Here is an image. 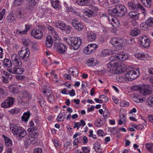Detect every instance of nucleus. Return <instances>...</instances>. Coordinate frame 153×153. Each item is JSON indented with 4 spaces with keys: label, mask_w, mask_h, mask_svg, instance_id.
<instances>
[{
    "label": "nucleus",
    "mask_w": 153,
    "mask_h": 153,
    "mask_svg": "<svg viewBox=\"0 0 153 153\" xmlns=\"http://www.w3.org/2000/svg\"><path fill=\"white\" fill-rule=\"evenodd\" d=\"M64 40L68 45L72 46L74 50L79 48L82 42L81 39L78 37H71L68 38H65Z\"/></svg>",
    "instance_id": "1"
},
{
    "label": "nucleus",
    "mask_w": 153,
    "mask_h": 153,
    "mask_svg": "<svg viewBox=\"0 0 153 153\" xmlns=\"http://www.w3.org/2000/svg\"><path fill=\"white\" fill-rule=\"evenodd\" d=\"M140 74L138 68L132 71L129 70L124 76V78L126 80L132 81L137 78L139 76Z\"/></svg>",
    "instance_id": "2"
},
{
    "label": "nucleus",
    "mask_w": 153,
    "mask_h": 153,
    "mask_svg": "<svg viewBox=\"0 0 153 153\" xmlns=\"http://www.w3.org/2000/svg\"><path fill=\"white\" fill-rule=\"evenodd\" d=\"M43 27L39 26L38 28H33L32 30L31 33V35L34 37L35 38L38 39H40L42 38L43 36V33L42 30Z\"/></svg>",
    "instance_id": "3"
},
{
    "label": "nucleus",
    "mask_w": 153,
    "mask_h": 153,
    "mask_svg": "<svg viewBox=\"0 0 153 153\" xmlns=\"http://www.w3.org/2000/svg\"><path fill=\"white\" fill-rule=\"evenodd\" d=\"M30 52L29 49L26 47H22L21 50L19 51L18 54L22 59L25 61H27V59L29 57Z\"/></svg>",
    "instance_id": "4"
},
{
    "label": "nucleus",
    "mask_w": 153,
    "mask_h": 153,
    "mask_svg": "<svg viewBox=\"0 0 153 153\" xmlns=\"http://www.w3.org/2000/svg\"><path fill=\"white\" fill-rule=\"evenodd\" d=\"M115 16L121 17L125 15L126 9L124 6L119 4L115 6Z\"/></svg>",
    "instance_id": "5"
},
{
    "label": "nucleus",
    "mask_w": 153,
    "mask_h": 153,
    "mask_svg": "<svg viewBox=\"0 0 153 153\" xmlns=\"http://www.w3.org/2000/svg\"><path fill=\"white\" fill-rule=\"evenodd\" d=\"M141 4L137 0H133L129 1L127 4L128 7L129 9L135 11L137 10L140 7L143 8Z\"/></svg>",
    "instance_id": "6"
},
{
    "label": "nucleus",
    "mask_w": 153,
    "mask_h": 153,
    "mask_svg": "<svg viewBox=\"0 0 153 153\" xmlns=\"http://www.w3.org/2000/svg\"><path fill=\"white\" fill-rule=\"evenodd\" d=\"M14 101V98L10 97H8L4 101L1 103V107L4 108L9 107L13 105Z\"/></svg>",
    "instance_id": "7"
},
{
    "label": "nucleus",
    "mask_w": 153,
    "mask_h": 153,
    "mask_svg": "<svg viewBox=\"0 0 153 153\" xmlns=\"http://www.w3.org/2000/svg\"><path fill=\"white\" fill-rule=\"evenodd\" d=\"M128 57V55L122 51L115 52V60L124 61L127 59Z\"/></svg>",
    "instance_id": "8"
},
{
    "label": "nucleus",
    "mask_w": 153,
    "mask_h": 153,
    "mask_svg": "<svg viewBox=\"0 0 153 153\" xmlns=\"http://www.w3.org/2000/svg\"><path fill=\"white\" fill-rule=\"evenodd\" d=\"M115 74H120L126 71V65L123 64H117L115 63Z\"/></svg>",
    "instance_id": "9"
},
{
    "label": "nucleus",
    "mask_w": 153,
    "mask_h": 153,
    "mask_svg": "<svg viewBox=\"0 0 153 153\" xmlns=\"http://www.w3.org/2000/svg\"><path fill=\"white\" fill-rule=\"evenodd\" d=\"M71 22L75 28L79 31H81L84 28L83 24L76 19L72 20Z\"/></svg>",
    "instance_id": "10"
},
{
    "label": "nucleus",
    "mask_w": 153,
    "mask_h": 153,
    "mask_svg": "<svg viewBox=\"0 0 153 153\" xmlns=\"http://www.w3.org/2000/svg\"><path fill=\"white\" fill-rule=\"evenodd\" d=\"M11 59L13 64L15 66H20L22 65L21 59L17 54H13L11 56Z\"/></svg>",
    "instance_id": "11"
},
{
    "label": "nucleus",
    "mask_w": 153,
    "mask_h": 153,
    "mask_svg": "<svg viewBox=\"0 0 153 153\" xmlns=\"http://www.w3.org/2000/svg\"><path fill=\"white\" fill-rule=\"evenodd\" d=\"M7 71L10 73L16 74H22L24 71L23 68L20 67V66H15L11 68H8Z\"/></svg>",
    "instance_id": "12"
},
{
    "label": "nucleus",
    "mask_w": 153,
    "mask_h": 153,
    "mask_svg": "<svg viewBox=\"0 0 153 153\" xmlns=\"http://www.w3.org/2000/svg\"><path fill=\"white\" fill-rule=\"evenodd\" d=\"M140 42V45L145 48L149 47L150 44V40L146 36L141 37Z\"/></svg>",
    "instance_id": "13"
},
{
    "label": "nucleus",
    "mask_w": 153,
    "mask_h": 153,
    "mask_svg": "<svg viewBox=\"0 0 153 153\" xmlns=\"http://www.w3.org/2000/svg\"><path fill=\"white\" fill-rule=\"evenodd\" d=\"M109 60L110 62L108 64V67L110 68L109 71L111 73L115 74V57L114 56H111L109 58Z\"/></svg>",
    "instance_id": "14"
},
{
    "label": "nucleus",
    "mask_w": 153,
    "mask_h": 153,
    "mask_svg": "<svg viewBox=\"0 0 153 153\" xmlns=\"http://www.w3.org/2000/svg\"><path fill=\"white\" fill-rule=\"evenodd\" d=\"M147 26L153 27V17H150L146 20L145 24L140 25V27L143 30H145L147 29Z\"/></svg>",
    "instance_id": "15"
},
{
    "label": "nucleus",
    "mask_w": 153,
    "mask_h": 153,
    "mask_svg": "<svg viewBox=\"0 0 153 153\" xmlns=\"http://www.w3.org/2000/svg\"><path fill=\"white\" fill-rule=\"evenodd\" d=\"M151 92L149 86L146 85L142 86L140 90V93L144 96L149 95L151 93Z\"/></svg>",
    "instance_id": "16"
},
{
    "label": "nucleus",
    "mask_w": 153,
    "mask_h": 153,
    "mask_svg": "<svg viewBox=\"0 0 153 153\" xmlns=\"http://www.w3.org/2000/svg\"><path fill=\"white\" fill-rule=\"evenodd\" d=\"M55 46H56L57 51L59 53H62L65 52L67 50V48L65 45L62 43H55Z\"/></svg>",
    "instance_id": "17"
},
{
    "label": "nucleus",
    "mask_w": 153,
    "mask_h": 153,
    "mask_svg": "<svg viewBox=\"0 0 153 153\" xmlns=\"http://www.w3.org/2000/svg\"><path fill=\"white\" fill-rule=\"evenodd\" d=\"M123 42V41L121 39L115 41V52L122 51Z\"/></svg>",
    "instance_id": "18"
},
{
    "label": "nucleus",
    "mask_w": 153,
    "mask_h": 153,
    "mask_svg": "<svg viewBox=\"0 0 153 153\" xmlns=\"http://www.w3.org/2000/svg\"><path fill=\"white\" fill-rule=\"evenodd\" d=\"M69 73L71 74L73 76H76L78 74L79 72L77 68L75 67H73L69 68L68 70Z\"/></svg>",
    "instance_id": "19"
},
{
    "label": "nucleus",
    "mask_w": 153,
    "mask_h": 153,
    "mask_svg": "<svg viewBox=\"0 0 153 153\" xmlns=\"http://www.w3.org/2000/svg\"><path fill=\"white\" fill-rule=\"evenodd\" d=\"M54 25L57 28H59L62 30H65V25L62 22L60 21H57L54 23Z\"/></svg>",
    "instance_id": "20"
},
{
    "label": "nucleus",
    "mask_w": 153,
    "mask_h": 153,
    "mask_svg": "<svg viewBox=\"0 0 153 153\" xmlns=\"http://www.w3.org/2000/svg\"><path fill=\"white\" fill-rule=\"evenodd\" d=\"M26 131L25 130H21L19 129L18 130V131L17 132L16 134L15 135L17 136V137H18L19 138H22L24 137L26 135Z\"/></svg>",
    "instance_id": "21"
},
{
    "label": "nucleus",
    "mask_w": 153,
    "mask_h": 153,
    "mask_svg": "<svg viewBox=\"0 0 153 153\" xmlns=\"http://www.w3.org/2000/svg\"><path fill=\"white\" fill-rule=\"evenodd\" d=\"M84 13L85 14L86 16L88 17H91L95 16L96 13L93 10L89 9H85V10Z\"/></svg>",
    "instance_id": "22"
},
{
    "label": "nucleus",
    "mask_w": 153,
    "mask_h": 153,
    "mask_svg": "<svg viewBox=\"0 0 153 153\" xmlns=\"http://www.w3.org/2000/svg\"><path fill=\"white\" fill-rule=\"evenodd\" d=\"M51 2L54 8L59 9L61 8V5L60 4V2L58 0H51Z\"/></svg>",
    "instance_id": "23"
},
{
    "label": "nucleus",
    "mask_w": 153,
    "mask_h": 153,
    "mask_svg": "<svg viewBox=\"0 0 153 153\" xmlns=\"http://www.w3.org/2000/svg\"><path fill=\"white\" fill-rule=\"evenodd\" d=\"M48 30L50 31L52 35L53 36L55 39L56 40L59 38L58 34L55 31L53 28L51 26H49L48 27Z\"/></svg>",
    "instance_id": "24"
},
{
    "label": "nucleus",
    "mask_w": 153,
    "mask_h": 153,
    "mask_svg": "<svg viewBox=\"0 0 153 153\" xmlns=\"http://www.w3.org/2000/svg\"><path fill=\"white\" fill-rule=\"evenodd\" d=\"M46 45L47 47L51 48L52 45L53 40L51 36L50 35L48 36L46 38Z\"/></svg>",
    "instance_id": "25"
},
{
    "label": "nucleus",
    "mask_w": 153,
    "mask_h": 153,
    "mask_svg": "<svg viewBox=\"0 0 153 153\" xmlns=\"http://www.w3.org/2000/svg\"><path fill=\"white\" fill-rule=\"evenodd\" d=\"M16 16L15 14L10 13L7 17V21L10 23H12L16 21Z\"/></svg>",
    "instance_id": "26"
},
{
    "label": "nucleus",
    "mask_w": 153,
    "mask_h": 153,
    "mask_svg": "<svg viewBox=\"0 0 153 153\" xmlns=\"http://www.w3.org/2000/svg\"><path fill=\"white\" fill-rule=\"evenodd\" d=\"M139 13L136 11L135 12L131 11L129 13V16L130 17L134 19H137L139 18Z\"/></svg>",
    "instance_id": "27"
},
{
    "label": "nucleus",
    "mask_w": 153,
    "mask_h": 153,
    "mask_svg": "<svg viewBox=\"0 0 153 153\" xmlns=\"http://www.w3.org/2000/svg\"><path fill=\"white\" fill-rule=\"evenodd\" d=\"M88 40L89 42H92L95 39L96 34L92 32L88 33L87 36Z\"/></svg>",
    "instance_id": "28"
},
{
    "label": "nucleus",
    "mask_w": 153,
    "mask_h": 153,
    "mask_svg": "<svg viewBox=\"0 0 153 153\" xmlns=\"http://www.w3.org/2000/svg\"><path fill=\"white\" fill-rule=\"evenodd\" d=\"M3 65L4 67L8 68H10L12 66V64L10 60L5 59H4L3 62Z\"/></svg>",
    "instance_id": "29"
},
{
    "label": "nucleus",
    "mask_w": 153,
    "mask_h": 153,
    "mask_svg": "<svg viewBox=\"0 0 153 153\" xmlns=\"http://www.w3.org/2000/svg\"><path fill=\"white\" fill-rule=\"evenodd\" d=\"M126 111L123 109H121L120 110V120H123L125 119L124 122H126Z\"/></svg>",
    "instance_id": "30"
},
{
    "label": "nucleus",
    "mask_w": 153,
    "mask_h": 153,
    "mask_svg": "<svg viewBox=\"0 0 153 153\" xmlns=\"http://www.w3.org/2000/svg\"><path fill=\"white\" fill-rule=\"evenodd\" d=\"M27 4L28 7L29 9L31 10L32 8L34 7L36 4V2L35 0H27Z\"/></svg>",
    "instance_id": "31"
},
{
    "label": "nucleus",
    "mask_w": 153,
    "mask_h": 153,
    "mask_svg": "<svg viewBox=\"0 0 153 153\" xmlns=\"http://www.w3.org/2000/svg\"><path fill=\"white\" fill-rule=\"evenodd\" d=\"M10 129L13 131V134L14 135L16 134V132L18 131V130L19 129V128L16 125L14 124H11L10 125Z\"/></svg>",
    "instance_id": "32"
},
{
    "label": "nucleus",
    "mask_w": 153,
    "mask_h": 153,
    "mask_svg": "<svg viewBox=\"0 0 153 153\" xmlns=\"http://www.w3.org/2000/svg\"><path fill=\"white\" fill-rule=\"evenodd\" d=\"M30 114L29 111L25 112L22 117V120L25 122H27L30 117Z\"/></svg>",
    "instance_id": "33"
},
{
    "label": "nucleus",
    "mask_w": 153,
    "mask_h": 153,
    "mask_svg": "<svg viewBox=\"0 0 153 153\" xmlns=\"http://www.w3.org/2000/svg\"><path fill=\"white\" fill-rule=\"evenodd\" d=\"M140 32V30L138 28H134L131 31L130 35L133 36H136Z\"/></svg>",
    "instance_id": "34"
},
{
    "label": "nucleus",
    "mask_w": 153,
    "mask_h": 153,
    "mask_svg": "<svg viewBox=\"0 0 153 153\" xmlns=\"http://www.w3.org/2000/svg\"><path fill=\"white\" fill-rule=\"evenodd\" d=\"M96 64V60L94 58H91L87 61V64L88 66H93Z\"/></svg>",
    "instance_id": "35"
},
{
    "label": "nucleus",
    "mask_w": 153,
    "mask_h": 153,
    "mask_svg": "<svg viewBox=\"0 0 153 153\" xmlns=\"http://www.w3.org/2000/svg\"><path fill=\"white\" fill-rule=\"evenodd\" d=\"M9 91L13 94L17 92V86L15 84L10 85L9 87Z\"/></svg>",
    "instance_id": "36"
},
{
    "label": "nucleus",
    "mask_w": 153,
    "mask_h": 153,
    "mask_svg": "<svg viewBox=\"0 0 153 153\" xmlns=\"http://www.w3.org/2000/svg\"><path fill=\"white\" fill-rule=\"evenodd\" d=\"M2 136L4 139L6 145L7 146H10L12 145V141L9 138L5 136L4 135H3Z\"/></svg>",
    "instance_id": "37"
},
{
    "label": "nucleus",
    "mask_w": 153,
    "mask_h": 153,
    "mask_svg": "<svg viewBox=\"0 0 153 153\" xmlns=\"http://www.w3.org/2000/svg\"><path fill=\"white\" fill-rule=\"evenodd\" d=\"M76 2L80 5H85L89 3V0H77Z\"/></svg>",
    "instance_id": "38"
},
{
    "label": "nucleus",
    "mask_w": 153,
    "mask_h": 153,
    "mask_svg": "<svg viewBox=\"0 0 153 153\" xmlns=\"http://www.w3.org/2000/svg\"><path fill=\"white\" fill-rule=\"evenodd\" d=\"M102 53L104 56L108 55H110V54H114V51L111 50L109 51L108 49H105L102 50Z\"/></svg>",
    "instance_id": "39"
},
{
    "label": "nucleus",
    "mask_w": 153,
    "mask_h": 153,
    "mask_svg": "<svg viewBox=\"0 0 153 153\" xmlns=\"http://www.w3.org/2000/svg\"><path fill=\"white\" fill-rule=\"evenodd\" d=\"M146 148L148 151L151 153H153V144L148 143L146 144Z\"/></svg>",
    "instance_id": "40"
},
{
    "label": "nucleus",
    "mask_w": 153,
    "mask_h": 153,
    "mask_svg": "<svg viewBox=\"0 0 153 153\" xmlns=\"http://www.w3.org/2000/svg\"><path fill=\"white\" fill-rule=\"evenodd\" d=\"M135 57L141 60H144L146 58L145 55L143 53H137L135 54Z\"/></svg>",
    "instance_id": "41"
},
{
    "label": "nucleus",
    "mask_w": 153,
    "mask_h": 153,
    "mask_svg": "<svg viewBox=\"0 0 153 153\" xmlns=\"http://www.w3.org/2000/svg\"><path fill=\"white\" fill-rule=\"evenodd\" d=\"M108 12L110 15L113 17L111 18V20L113 22H114V18L115 16V8H113L112 9H108Z\"/></svg>",
    "instance_id": "42"
},
{
    "label": "nucleus",
    "mask_w": 153,
    "mask_h": 153,
    "mask_svg": "<svg viewBox=\"0 0 153 153\" xmlns=\"http://www.w3.org/2000/svg\"><path fill=\"white\" fill-rule=\"evenodd\" d=\"M22 42L26 47L28 46L32 42L28 38H24L22 39Z\"/></svg>",
    "instance_id": "43"
},
{
    "label": "nucleus",
    "mask_w": 153,
    "mask_h": 153,
    "mask_svg": "<svg viewBox=\"0 0 153 153\" xmlns=\"http://www.w3.org/2000/svg\"><path fill=\"white\" fill-rule=\"evenodd\" d=\"M65 114L64 113H60L58 116L57 120L59 121H63L65 118Z\"/></svg>",
    "instance_id": "44"
},
{
    "label": "nucleus",
    "mask_w": 153,
    "mask_h": 153,
    "mask_svg": "<svg viewBox=\"0 0 153 153\" xmlns=\"http://www.w3.org/2000/svg\"><path fill=\"white\" fill-rule=\"evenodd\" d=\"M83 52L86 54H90L91 53L93 52L91 50V47L88 46V45L83 50Z\"/></svg>",
    "instance_id": "45"
},
{
    "label": "nucleus",
    "mask_w": 153,
    "mask_h": 153,
    "mask_svg": "<svg viewBox=\"0 0 153 153\" xmlns=\"http://www.w3.org/2000/svg\"><path fill=\"white\" fill-rule=\"evenodd\" d=\"M142 3L144 6L149 8L152 5V0H146V2H143V1H142Z\"/></svg>",
    "instance_id": "46"
},
{
    "label": "nucleus",
    "mask_w": 153,
    "mask_h": 153,
    "mask_svg": "<svg viewBox=\"0 0 153 153\" xmlns=\"http://www.w3.org/2000/svg\"><path fill=\"white\" fill-rule=\"evenodd\" d=\"M147 102L150 106H153V95L149 97L147 99Z\"/></svg>",
    "instance_id": "47"
},
{
    "label": "nucleus",
    "mask_w": 153,
    "mask_h": 153,
    "mask_svg": "<svg viewBox=\"0 0 153 153\" xmlns=\"http://www.w3.org/2000/svg\"><path fill=\"white\" fill-rule=\"evenodd\" d=\"M19 96L22 97H26L28 96V93L26 91H24L19 93Z\"/></svg>",
    "instance_id": "48"
},
{
    "label": "nucleus",
    "mask_w": 153,
    "mask_h": 153,
    "mask_svg": "<svg viewBox=\"0 0 153 153\" xmlns=\"http://www.w3.org/2000/svg\"><path fill=\"white\" fill-rule=\"evenodd\" d=\"M15 15L16 16V17H17L19 19L24 18L25 16L24 14L21 12L18 11L16 12V14Z\"/></svg>",
    "instance_id": "49"
},
{
    "label": "nucleus",
    "mask_w": 153,
    "mask_h": 153,
    "mask_svg": "<svg viewBox=\"0 0 153 153\" xmlns=\"http://www.w3.org/2000/svg\"><path fill=\"white\" fill-rule=\"evenodd\" d=\"M142 86L140 85H133L131 87V89L134 91H137L138 90H140Z\"/></svg>",
    "instance_id": "50"
},
{
    "label": "nucleus",
    "mask_w": 153,
    "mask_h": 153,
    "mask_svg": "<svg viewBox=\"0 0 153 153\" xmlns=\"http://www.w3.org/2000/svg\"><path fill=\"white\" fill-rule=\"evenodd\" d=\"M116 78L117 81L120 82H124V79H125L124 78H123L122 76L120 75H117L116 77Z\"/></svg>",
    "instance_id": "51"
},
{
    "label": "nucleus",
    "mask_w": 153,
    "mask_h": 153,
    "mask_svg": "<svg viewBox=\"0 0 153 153\" xmlns=\"http://www.w3.org/2000/svg\"><path fill=\"white\" fill-rule=\"evenodd\" d=\"M88 46L91 47V50L92 52H94V50L97 48V46L94 44H90L88 45Z\"/></svg>",
    "instance_id": "52"
},
{
    "label": "nucleus",
    "mask_w": 153,
    "mask_h": 153,
    "mask_svg": "<svg viewBox=\"0 0 153 153\" xmlns=\"http://www.w3.org/2000/svg\"><path fill=\"white\" fill-rule=\"evenodd\" d=\"M72 29V28L70 26H65V30L67 34H69L71 32V30Z\"/></svg>",
    "instance_id": "53"
},
{
    "label": "nucleus",
    "mask_w": 153,
    "mask_h": 153,
    "mask_svg": "<svg viewBox=\"0 0 153 153\" xmlns=\"http://www.w3.org/2000/svg\"><path fill=\"white\" fill-rule=\"evenodd\" d=\"M128 105V102L126 101H123L120 102V106L122 107H127Z\"/></svg>",
    "instance_id": "54"
},
{
    "label": "nucleus",
    "mask_w": 153,
    "mask_h": 153,
    "mask_svg": "<svg viewBox=\"0 0 153 153\" xmlns=\"http://www.w3.org/2000/svg\"><path fill=\"white\" fill-rule=\"evenodd\" d=\"M38 134L37 133L35 132L34 133L32 134V135H29V138L28 139V141H30V142L31 141H32L33 140V139L30 140V137H32V138H35L38 136Z\"/></svg>",
    "instance_id": "55"
},
{
    "label": "nucleus",
    "mask_w": 153,
    "mask_h": 153,
    "mask_svg": "<svg viewBox=\"0 0 153 153\" xmlns=\"http://www.w3.org/2000/svg\"><path fill=\"white\" fill-rule=\"evenodd\" d=\"M104 113H105V114H103V116L105 119L104 121H106V119L109 116L110 114L108 111L107 110H105V111H104Z\"/></svg>",
    "instance_id": "56"
},
{
    "label": "nucleus",
    "mask_w": 153,
    "mask_h": 153,
    "mask_svg": "<svg viewBox=\"0 0 153 153\" xmlns=\"http://www.w3.org/2000/svg\"><path fill=\"white\" fill-rule=\"evenodd\" d=\"M26 31H25L23 30L22 31H21L19 29H17L16 30V33L17 34L21 35H24L26 34Z\"/></svg>",
    "instance_id": "57"
},
{
    "label": "nucleus",
    "mask_w": 153,
    "mask_h": 153,
    "mask_svg": "<svg viewBox=\"0 0 153 153\" xmlns=\"http://www.w3.org/2000/svg\"><path fill=\"white\" fill-rule=\"evenodd\" d=\"M23 2V0H15L14 3L16 6L20 5Z\"/></svg>",
    "instance_id": "58"
},
{
    "label": "nucleus",
    "mask_w": 153,
    "mask_h": 153,
    "mask_svg": "<svg viewBox=\"0 0 153 153\" xmlns=\"http://www.w3.org/2000/svg\"><path fill=\"white\" fill-rule=\"evenodd\" d=\"M4 74L6 76L8 79H11L12 78V75L10 74L6 71L4 72Z\"/></svg>",
    "instance_id": "59"
},
{
    "label": "nucleus",
    "mask_w": 153,
    "mask_h": 153,
    "mask_svg": "<svg viewBox=\"0 0 153 153\" xmlns=\"http://www.w3.org/2000/svg\"><path fill=\"white\" fill-rule=\"evenodd\" d=\"M99 119H97L95 122V126H101L104 124V123L102 122L101 123H100V122L99 121Z\"/></svg>",
    "instance_id": "60"
},
{
    "label": "nucleus",
    "mask_w": 153,
    "mask_h": 153,
    "mask_svg": "<svg viewBox=\"0 0 153 153\" xmlns=\"http://www.w3.org/2000/svg\"><path fill=\"white\" fill-rule=\"evenodd\" d=\"M100 97L102 99V100L104 101V102H106L108 101V98L105 95H101Z\"/></svg>",
    "instance_id": "61"
},
{
    "label": "nucleus",
    "mask_w": 153,
    "mask_h": 153,
    "mask_svg": "<svg viewBox=\"0 0 153 153\" xmlns=\"http://www.w3.org/2000/svg\"><path fill=\"white\" fill-rule=\"evenodd\" d=\"M5 12V10L3 9L0 13V21L2 19Z\"/></svg>",
    "instance_id": "62"
},
{
    "label": "nucleus",
    "mask_w": 153,
    "mask_h": 153,
    "mask_svg": "<svg viewBox=\"0 0 153 153\" xmlns=\"http://www.w3.org/2000/svg\"><path fill=\"white\" fill-rule=\"evenodd\" d=\"M42 149L41 148H35L34 150V153H42Z\"/></svg>",
    "instance_id": "63"
},
{
    "label": "nucleus",
    "mask_w": 153,
    "mask_h": 153,
    "mask_svg": "<svg viewBox=\"0 0 153 153\" xmlns=\"http://www.w3.org/2000/svg\"><path fill=\"white\" fill-rule=\"evenodd\" d=\"M115 24H116V27L117 28H120L121 27V24L120 23V20L118 19H115Z\"/></svg>",
    "instance_id": "64"
}]
</instances>
